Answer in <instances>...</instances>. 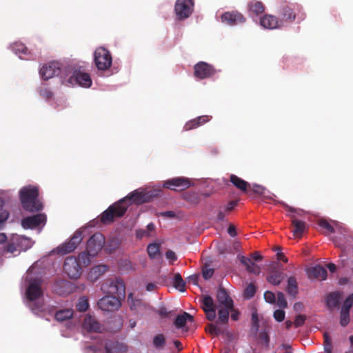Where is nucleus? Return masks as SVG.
I'll return each mask as SVG.
<instances>
[{
    "label": "nucleus",
    "instance_id": "f257e3e1",
    "mask_svg": "<svg viewBox=\"0 0 353 353\" xmlns=\"http://www.w3.org/2000/svg\"><path fill=\"white\" fill-rule=\"evenodd\" d=\"M149 201L147 193L134 190L123 199L110 205L100 216L101 221L104 224L112 223L116 219L122 217L129 205L134 203L141 204Z\"/></svg>",
    "mask_w": 353,
    "mask_h": 353
},
{
    "label": "nucleus",
    "instance_id": "f03ea898",
    "mask_svg": "<svg viewBox=\"0 0 353 353\" xmlns=\"http://www.w3.org/2000/svg\"><path fill=\"white\" fill-rule=\"evenodd\" d=\"M19 198L23 208L30 212L41 211L43 206L39 199V188L28 185L22 188L19 192Z\"/></svg>",
    "mask_w": 353,
    "mask_h": 353
},
{
    "label": "nucleus",
    "instance_id": "7ed1b4c3",
    "mask_svg": "<svg viewBox=\"0 0 353 353\" xmlns=\"http://www.w3.org/2000/svg\"><path fill=\"white\" fill-rule=\"evenodd\" d=\"M299 8L297 5L284 1L281 3L279 15L282 26L294 22L298 16Z\"/></svg>",
    "mask_w": 353,
    "mask_h": 353
},
{
    "label": "nucleus",
    "instance_id": "20e7f679",
    "mask_svg": "<svg viewBox=\"0 0 353 353\" xmlns=\"http://www.w3.org/2000/svg\"><path fill=\"white\" fill-rule=\"evenodd\" d=\"M101 290L107 294L119 299L124 298L125 295V285L121 279L107 280L101 285Z\"/></svg>",
    "mask_w": 353,
    "mask_h": 353
},
{
    "label": "nucleus",
    "instance_id": "39448f33",
    "mask_svg": "<svg viewBox=\"0 0 353 353\" xmlns=\"http://www.w3.org/2000/svg\"><path fill=\"white\" fill-rule=\"evenodd\" d=\"M94 61L98 70H106L112 65V57L107 49L100 47L94 52Z\"/></svg>",
    "mask_w": 353,
    "mask_h": 353
},
{
    "label": "nucleus",
    "instance_id": "423d86ee",
    "mask_svg": "<svg viewBox=\"0 0 353 353\" xmlns=\"http://www.w3.org/2000/svg\"><path fill=\"white\" fill-rule=\"evenodd\" d=\"M282 205L286 210L292 213L290 214V217L291 219L292 225L293 226L292 232L294 235L296 237L301 238L307 228L306 223L304 221H300L297 219L296 213L299 216L301 215L300 212H296V210L294 208L284 203H282Z\"/></svg>",
    "mask_w": 353,
    "mask_h": 353
},
{
    "label": "nucleus",
    "instance_id": "0eeeda50",
    "mask_svg": "<svg viewBox=\"0 0 353 353\" xmlns=\"http://www.w3.org/2000/svg\"><path fill=\"white\" fill-rule=\"evenodd\" d=\"M194 10L193 0H176L174 6V11L179 20H184L188 18Z\"/></svg>",
    "mask_w": 353,
    "mask_h": 353
},
{
    "label": "nucleus",
    "instance_id": "6e6552de",
    "mask_svg": "<svg viewBox=\"0 0 353 353\" xmlns=\"http://www.w3.org/2000/svg\"><path fill=\"white\" fill-rule=\"evenodd\" d=\"M97 305L103 311L113 312L121 307V299L107 294L98 301Z\"/></svg>",
    "mask_w": 353,
    "mask_h": 353
},
{
    "label": "nucleus",
    "instance_id": "1a4fd4ad",
    "mask_svg": "<svg viewBox=\"0 0 353 353\" xmlns=\"http://www.w3.org/2000/svg\"><path fill=\"white\" fill-rule=\"evenodd\" d=\"M63 270L72 279L79 278L82 273L81 265L79 263L77 259L74 256H68L65 259Z\"/></svg>",
    "mask_w": 353,
    "mask_h": 353
},
{
    "label": "nucleus",
    "instance_id": "9d476101",
    "mask_svg": "<svg viewBox=\"0 0 353 353\" xmlns=\"http://www.w3.org/2000/svg\"><path fill=\"white\" fill-rule=\"evenodd\" d=\"M105 243V239L102 234L94 233L88 241L86 250L90 255L94 256L99 252Z\"/></svg>",
    "mask_w": 353,
    "mask_h": 353
},
{
    "label": "nucleus",
    "instance_id": "9b49d317",
    "mask_svg": "<svg viewBox=\"0 0 353 353\" xmlns=\"http://www.w3.org/2000/svg\"><path fill=\"white\" fill-rule=\"evenodd\" d=\"M82 239V232L79 230L76 231L68 242L61 245L57 248L58 253L64 255L73 252L81 242Z\"/></svg>",
    "mask_w": 353,
    "mask_h": 353
},
{
    "label": "nucleus",
    "instance_id": "f8f14e48",
    "mask_svg": "<svg viewBox=\"0 0 353 353\" xmlns=\"http://www.w3.org/2000/svg\"><path fill=\"white\" fill-rule=\"evenodd\" d=\"M61 65L57 61H50L43 65L39 70V74L43 80H48L60 73Z\"/></svg>",
    "mask_w": 353,
    "mask_h": 353
},
{
    "label": "nucleus",
    "instance_id": "ddd939ff",
    "mask_svg": "<svg viewBox=\"0 0 353 353\" xmlns=\"http://www.w3.org/2000/svg\"><path fill=\"white\" fill-rule=\"evenodd\" d=\"M285 277V274L283 272L282 265L276 263L271 265L267 281L273 285H279Z\"/></svg>",
    "mask_w": 353,
    "mask_h": 353
},
{
    "label": "nucleus",
    "instance_id": "4468645a",
    "mask_svg": "<svg viewBox=\"0 0 353 353\" xmlns=\"http://www.w3.org/2000/svg\"><path fill=\"white\" fill-rule=\"evenodd\" d=\"M41 285L42 280L41 279H30L26 290V296L29 301H34L43 295Z\"/></svg>",
    "mask_w": 353,
    "mask_h": 353
},
{
    "label": "nucleus",
    "instance_id": "2eb2a0df",
    "mask_svg": "<svg viewBox=\"0 0 353 353\" xmlns=\"http://www.w3.org/2000/svg\"><path fill=\"white\" fill-rule=\"evenodd\" d=\"M215 72L213 66L203 61L197 63L194 67V75L199 79L210 78Z\"/></svg>",
    "mask_w": 353,
    "mask_h": 353
},
{
    "label": "nucleus",
    "instance_id": "dca6fc26",
    "mask_svg": "<svg viewBox=\"0 0 353 353\" xmlns=\"http://www.w3.org/2000/svg\"><path fill=\"white\" fill-rule=\"evenodd\" d=\"M191 186V181L185 177H175L165 181L163 187L172 190H183Z\"/></svg>",
    "mask_w": 353,
    "mask_h": 353
},
{
    "label": "nucleus",
    "instance_id": "f3484780",
    "mask_svg": "<svg viewBox=\"0 0 353 353\" xmlns=\"http://www.w3.org/2000/svg\"><path fill=\"white\" fill-rule=\"evenodd\" d=\"M46 220L45 214L39 213L23 218L21 221V225L24 229H34L41 224H46Z\"/></svg>",
    "mask_w": 353,
    "mask_h": 353
},
{
    "label": "nucleus",
    "instance_id": "a211bd4d",
    "mask_svg": "<svg viewBox=\"0 0 353 353\" xmlns=\"http://www.w3.org/2000/svg\"><path fill=\"white\" fill-rule=\"evenodd\" d=\"M104 348L106 353H126L128 351V346L125 343L115 339L106 340Z\"/></svg>",
    "mask_w": 353,
    "mask_h": 353
},
{
    "label": "nucleus",
    "instance_id": "6ab92c4d",
    "mask_svg": "<svg viewBox=\"0 0 353 353\" xmlns=\"http://www.w3.org/2000/svg\"><path fill=\"white\" fill-rule=\"evenodd\" d=\"M221 20L229 26H236L244 23L245 18L241 13L237 11H232L223 13L221 15Z\"/></svg>",
    "mask_w": 353,
    "mask_h": 353
},
{
    "label": "nucleus",
    "instance_id": "aec40b11",
    "mask_svg": "<svg viewBox=\"0 0 353 353\" xmlns=\"http://www.w3.org/2000/svg\"><path fill=\"white\" fill-rule=\"evenodd\" d=\"M69 81L71 83L75 82L77 85L85 88H90L92 85V79L90 74L81 72H74L73 75L69 79Z\"/></svg>",
    "mask_w": 353,
    "mask_h": 353
},
{
    "label": "nucleus",
    "instance_id": "412c9836",
    "mask_svg": "<svg viewBox=\"0 0 353 353\" xmlns=\"http://www.w3.org/2000/svg\"><path fill=\"white\" fill-rule=\"evenodd\" d=\"M260 24L266 29L281 28L282 26L279 19L272 14H265L260 19Z\"/></svg>",
    "mask_w": 353,
    "mask_h": 353
},
{
    "label": "nucleus",
    "instance_id": "4be33fe9",
    "mask_svg": "<svg viewBox=\"0 0 353 353\" xmlns=\"http://www.w3.org/2000/svg\"><path fill=\"white\" fill-rule=\"evenodd\" d=\"M83 327L89 332H100L101 324L94 316L86 315L83 321Z\"/></svg>",
    "mask_w": 353,
    "mask_h": 353
},
{
    "label": "nucleus",
    "instance_id": "5701e85b",
    "mask_svg": "<svg viewBox=\"0 0 353 353\" xmlns=\"http://www.w3.org/2000/svg\"><path fill=\"white\" fill-rule=\"evenodd\" d=\"M216 300L220 307L233 308V301L223 288H219L216 292Z\"/></svg>",
    "mask_w": 353,
    "mask_h": 353
},
{
    "label": "nucleus",
    "instance_id": "b1692460",
    "mask_svg": "<svg viewBox=\"0 0 353 353\" xmlns=\"http://www.w3.org/2000/svg\"><path fill=\"white\" fill-rule=\"evenodd\" d=\"M238 259L241 264H243L246 270L254 274H259L261 272V268L260 267L252 262L251 259L245 257L243 255H238Z\"/></svg>",
    "mask_w": 353,
    "mask_h": 353
},
{
    "label": "nucleus",
    "instance_id": "393cba45",
    "mask_svg": "<svg viewBox=\"0 0 353 353\" xmlns=\"http://www.w3.org/2000/svg\"><path fill=\"white\" fill-rule=\"evenodd\" d=\"M210 119H211V117L208 116V115L198 117L194 119H192V120L188 121L185 124L183 129L185 131H188V130L196 128L206 123Z\"/></svg>",
    "mask_w": 353,
    "mask_h": 353
},
{
    "label": "nucleus",
    "instance_id": "a878e982",
    "mask_svg": "<svg viewBox=\"0 0 353 353\" xmlns=\"http://www.w3.org/2000/svg\"><path fill=\"white\" fill-rule=\"evenodd\" d=\"M307 274L310 279L325 280L327 278V270L323 266L317 265L308 269Z\"/></svg>",
    "mask_w": 353,
    "mask_h": 353
},
{
    "label": "nucleus",
    "instance_id": "bb28decb",
    "mask_svg": "<svg viewBox=\"0 0 353 353\" xmlns=\"http://www.w3.org/2000/svg\"><path fill=\"white\" fill-rule=\"evenodd\" d=\"M11 48L12 51L19 54L21 59H30L32 58L31 52L23 43H15L12 45Z\"/></svg>",
    "mask_w": 353,
    "mask_h": 353
},
{
    "label": "nucleus",
    "instance_id": "cd10ccee",
    "mask_svg": "<svg viewBox=\"0 0 353 353\" xmlns=\"http://www.w3.org/2000/svg\"><path fill=\"white\" fill-rule=\"evenodd\" d=\"M342 294L341 292H333L327 294L326 305L330 310L339 307L342 298Z\"/></svg>",
    "mask_w": 353,
    "mask_h": 353
},
{
    "label": "nucleus",
    "instance_id": "c85d7f7f",
    "mask_svg": "<svg viewBox=\"0 0 353 353\" xmlns=\"http://www.w3.org/2000/svg\"><path fill=\"white\" fill-rule=\"evenodd\" d=\"M248 13L250 16L254 17L262 14L265 10V6L262 2L252 0L248 3Z\"/></svg>",
    "mask_w": 353,
    "mask_h": 353
},
{
    "label": "nucleus",
    "instance_id": "c756f323",
    "mask_svg": "<svg viewBox=\"0 0 353 353\" xmlns=\"http://www.w3.org/2000/svg\"><path fill=\"white\" fill-rule=\"evenodd\" d=\"M230 181L237 189L243 192H247L248 187L250 186V185L247 181H244L235 174L230 175Z\"/></svg>",
    "mask_w": 353,
    "mask_h": 353
},
{
    "label": "nucleus",
    "instance_id": "7c9ffc66",
    "mask_svg": "<svg viewBox=\"0 0 353 353\" xmlns=\"http://www.w3.org/2000/svg\"><path fill=\"white\" fill-rule=\"evenodd\" d=\"M188 321L193 322L194 317L189 313L184 312L182 314H179L176 317L174 321V325L177 328H182L185 325Z\"/></svg>",
    "mask_w": 353,
    "mask_h": 353
},
{
    "label": "nucleus",
    "instance_id": "2f4dec72",
    "mask_svg": "<svg viewBox=\"0 0 353 353\" xmlns=\"http://www.w3.org/2000/svg\"><path fill=\"white\" fill-rule=\"evenodd\" d=\"M72 316L73 310L69 308L59 310L54 314V318L59 322H63L70 319Z\"/></svg>",
    "mask_w": 353,
    "mask_h": 353
},
{
    "label": "nucleus",
    "instance_id": "473e14b6",
    "mask_svg": "<svg viewBox=\"0 0 353 353\" xmlns=\"http://www.w3.org/2000/svg\"><path fill=\"white\" fill-rule=\"evenodd\" d=\"M286 292L289 296L295 298L298 294V284L294 276H290L288 279Z\"/></svg>",
    "mask_w": 353,
    "mask_h": 353
},
{
    "label": "nucleus",
    "instance_id": "72a5a7b5",
    "mask_svg": "<svg viewBox=\"0 0 353 353\" xmlns=\"http://www.w3.org/2000/svg\"><path fill=\"white\" fill-rule=\"evenodd\" d=\"M108 270V267L106 265H99L92 268L89 273V278L92 281H94L101 275L105 273Z\"/></svg>",
    "mask_w": 353,
    "mask_h": 353
},
{
    "label": "nucleus",
    "instance_id": "f704fd0d",
    "mask_svg": "<svg viewBox=\"0 0 353 353\" xmlns=\"http://www.w3.org/2000/svg\"><path fill=\"white\" fill-rule=\"evenodd\" d=\"M128 303L130 309L134 311H138L145 307V303L141 299H134L132 293L128 294Z\"/></svg>",
    "mask_w": 353,
    "mask_h": 353
},
{
    "label": "nucleus",
    "instance_id": "c9c22d12",
    "mask_svg": "<svg viewBox=\"0 0 353 353\" xmlns=\"http://www.w3.org/2000/svg\"><path fill=\"white\" fill-rule=\"evenodd\" d=\"M232 308H228L225 307H220V309L218 310L219 319L216 321V323H222L226 324L229 320V314L230 312V310Z\"/></svg>",
    "mask_w": 353,
    "mask_h": 353
},
{
    "label": "nucleus",
    "instance_id": "e433bc0d",
    "mask_svg": "<svg viewBox=\"0 0 353 353\" xmlns=\"http://www.w3.org/2000/svg\"><path fill=\"white\" fill-rule=\"evenodd\" d=\"M174 287L179 290L180 292L185 291V282L183 281L182 276L179 273H176L174 274V281H173Z\"/></svg>",
    "mask_w": 353,
    "mask_h": 353
},
{
    "label": "nucleus",
    "instance_id": "4c0bfd02",
    "mask_svg": "<svg viewBox=\"0 0 353 353\" xmlns=\"http://www.w3.org/2000/svg\"><path fill=\"white\" fill-rule=\"evenodd\" d=\"M152 343L157 350L163 349L166 343L165 336L163 334L155 335L153 338Z\"/></svg>",
    "mask_w": 353,
    "mask_h": 353
},
{
    "label": "nucleus",
    "instance_id": "58836bf2",
    "mask_svg": "<svg viewBox=\"0 0 353 353\" xmlns=\"http://www.w3.org/2000/svg\"><path fill=\"white\" fill-rule=\"evenodd\" d=\"M38 92L41 97L46 100H50L52 99L54 96V94L52 92V90L46 84L41 85L38 88Z\"/></svg>",
    "mask_w": 353,
    "mask_h": 353
},
{
    "label": "nucleus",
    "instance_id": "ea45409f",
    "mask_svg": "<svg viewBox=\"0 0 353 353\" xmlns=\"http://www.w3.org/2000/svg\"><path fill=\"white\" fill-rule=\"evenodd\" d=\"M216 322L215 323H209L205 328V330L210 334L214 336H217L220 335L222 332L221 328L218 326Z\"/></svg>",
    "mask_w": 353,
    "mask_h": 353
},
{
    "label": "nucleus",
    "instance_id": "a19ab883",
    "mask_svg": "<svg viewBox=\"0 0 353 353\" xmlns=\"http://www.w3.org/2000/svg\"><path fill=\"white\" fill-rule=\"evenodd\" d=\"M318 225L323 229L325 230V234L328 235L335 232L334 228L325 219H320L318 221Z\"/></svg>",
    "mask_w": 353,
    "mask_h": 353
},
{
    "label": "nucleus",
    "instance_id": "79ce46f5",
    "mask_svg": "<svg viewBox=\"0 0 353 353\" xmlns=\"http://www.w3.org/2000/svg\"><path fill=\"white\" fill-rule=\"evenodd\" d=\"M90 256L89 253L86 252H81L79 254L77 261L80 265L88 266L90 263Z\"/></svg>",
    "mask_w": 353,
    "mask_h": 353
},
{
    "label": "nucleus",
    "instance_id": "37998d69",
    "mask_svg": "<svg viewBox=\"0 0 353 353\" xmlns=\"http://www.w3.org/2000/svg\"><path fill=\"white\" fill-rule=\"evenodd\" d=\"M256 287L253 283H250L243 292V296L246 299L252 298L256 293Z\"/></svg>",
    "mask_w": 353,
    "mask_h": 353
},
{
    "label": "nucleus",
    "instance_id": "c03bdc74",
    "mask_svg": "<svg viewBox=\"0 0 353 353\" xmlns=\"http://www.w3.org/2000/svg\"><path fill=\"white\" fill-rule=\"evenodd\" d=\"M147 251L150 257L154 259L159 253V245L157 243L148 245Z\"/></svg>",
    "mask_w": 353,
    "mask_h": 353
},
{
    "label": "nucleus",
    "instance_id": "a18cd8bd",
    "mask_svg": "<svg viewBox=\"0 0 353 353\" xmlns=\"http://www.w3.org/2000/svg\"><path fill=\"white\" fill-rule=\"evenodd\" d=\"M215 308L214 305V301L212 298L207 295L205 296L202 301V309L203 310H208V309H212Z\"/></svg>",
    "mask_w": 353,
    "mask_h": 353
},
{
    "label": "nucleus",
    "instance_id": "49530a36",
    "mask_svg": "<svg viewBox=\"0 0 353 353\" xmlns=\"http://www.w3.org/2000/svg\"><path fill=\"white\" fill-rule=\"evenodd\" d=\"M89 307L88 299L85 297H81L76 305V308L79 312H85Z\"/></svg>",
    "mask_w": 353,
    "mask_h": 353
},
{
    "label": "nucleus",
    "instance_id": "de8ad7c7",
    "mask_svg": "<svg viewBox=\"0 0 353 353\" xmlns=\"http://www.w3.org/2000/svg\"><path fill=\"white\" fill-rule=\"evenodd\" d=\"M350 323V311L341 310L340 324L345 327Z\"/></svg>",
    "mask_w": 353,
    "mask_h": 353
},
{
    "label": "nucleus",
    "instance_id": "09e8293b",
    "mask_svg": "<svg viewBox=\"0 0 353 353\" xmlns=\"http://www.w3.org/2000/svg\"><path fill=\"white\" fill-rule=\"evenodd\" d=\"M277 305L281 308H286L288 307V302L285 298L284 294L281 292H277Z\"/></svg>",
    "mask_w": 353,
    "mask_h": 353
},
{
    "label": "nucleus",
    "instance_id": "8fccbe9b",
    "mask_svg": "<svg viewBox=\"0 0 353 353\" xmlns=\"http://www.w3.org/2000/svg\"><path fill=\"white\" fill-rule=\"evenodd\" d=\"M352 305H353V293L351 294L350 295H349L347 297V299L345 300V301L342 305L341 310L350 311V310L351 309Z\"/></svg>",
    "mask_w": 353,
    "mask_h": 353
},
{
    "label": "nucleus",
    "instance_id": "3c124183",
    "mask_svg": "<svg viewBox=\"0 0 353 353\" xmlns=\"http://www.w3.org/2000/svg\"><path fill=\"white\" fill-rule=\"evenodd\" d=\"M0 224L3 223L9 217V212L3 209V201L0 200Z\"/></svg>",
    "mask_w": 353,
    "mask_h": 353
},
{
    "label": "nucleus",
    "instance_id": "603ef678",
    "mask_svg": "<svg viewBox=\"0 0 353 353\" xmlns=\"http://www.w3.org/2000/svg\"><path fill=\"white\" fill-rule=\"evenodd\" d=\"M323 338H324V350L327 351L328 349H330L332 351V345L331 337L330 336V335L327 333H324Z\"/></svg>",
    "mask_w": 353,
    "mask_h": 353
},
{
    "label": "nucleus",
    "instance_id": "864d4df0",
    "mask_svg": "<svg viewBox=\"0 0 353 353\" xmlns=\"http://www.w3.org/2000/svg\"><path fill=\"white\" fill-rule=\"evenodd\" d=\"M214 270L212 268H209L206 265L202 270L203 277L208 280L210 279L214 274Z\"/></svg>",
    "mask_w": 353,
    "mask_h": 353
},
{
    "label": "nucleus",
    "instance_id": "5fc2aeb1",
    "mask_svg": "<svg viewBox=\"0 0 353 353\" xmlns=\"http://www.w3.org/2000/svg\"><path fill=\"white\" fill-rule=\"evenodd\" d=\"M264 299L267 303H274L276 301L275 294L270 291H266L264 293Z\"/></svg>",
    "mask_w": 353,
    "mask_h": 353
},
{
    "label": "nucleus",
    "instance_id": "6e6d98bb",
    "mask_svg": "<svg viewBox=\"0 0 353 353\" xmlns=\"http://www.w3.org/2000/svg\"><path fill=\"white\" fill-rule=\"evenodd\" d=\"M239 200H233L230 201L226 205H224L223 210L225 212H230L232 211L235 207L238 205Z\"/></svg>",
    "mask_w": 353,
    "mask_h": 353
},
{
    "label": "nucleus",
    "instance_id": "4d7b16f0",
    "mask_svg": "<svg viewBox=\"0 0 353 353\" xmlns=\"http://www.w3.org/2000/svg\"><path fill=\"white\" fill-rule=\"evenodd\" d=\"M285 313L283 310H276L274 312V318L278 322H281L285 319Z\"/></svg>",
    "mask_w": 353,
    "mask_h": 353
},
{
    "label": "nucleus",
    "instance_id": "13d9d810",
    "mask_svg": "<svg viewBox=\"0 0 353 353\" xmlns=\"http://www.w3.org/2000/svg\"><path fill=\"white\" fill-rule=\"evenodd\" d=\"M305 316L304 315H301V314H299V315H297L296 316V319L294 321V325L296 327H301L302 326L305 321Z\"/></svg>",
    "mask_w": 353,
    "mask_h": 353
},
{
    "label": "nucleus",
    "instance_id": "bf43d9fd",
    "mask_svg": "<svg viewBox=\"0 0 353 353\" xmlns=\"http://www.w3.org/2000/svg\"><path fill=\"white\" fill-rule=\"evenodd\" d=\"M205 313L206 318L210 321H212L216 318V310L215 308L212 309H208L205 310H203Z\"/></svg>",
    "mask_w": 353,
    "mask_h": 353
},
{
    "label": "nucleus",
    "instance_id": "052dcab7",
    "mask_svg": "<svg viewBox=\"0 0 353 353\" xmlns=\"http://www.w3.org/2000/svg\"><path fill=\"white\" fill-rule=\"evenodd\" d=\"M249 188H250L254 193L257 194L262 195L264 193L265 188L260 185L253 184L252 187L250 186Z\"/></svg>",
    "mask_w": 353,
    "mask_h": 353
},
{
    "label": "nucleus",
    "instance_id": "680f3d73",
    "mask_svg": "<svg viewBox=\"0 0 353 353\" xmlns=\"http://www.w3.org/2000/svg\"><path fill=\"white\" fill-rule=\"evenodd\" d=\"M187 281L188 283H192L193 285H198L199 281V275L192 274L187 277Z\"/></svg>",
    "mask_w": 353,
    "mask_h": 353
},
{
    "label": "nucleus",
    "instance_id": "e2e57ef3",
    "mask_svg": "<svg viewBox=\"0 0 353 353\" xmlns=\"http://www.w3.org/2000/svg\"><path fill=\"white\" fill-rule=\"evenodd\" d=\"M165 257L172 261H175L177 259L175 252L172 250H168L165 252Z\"/></svg>",
    "mask_w": 353,
    "mask_h": 353
},
{
    "label": "nucleus",
    "instance_id": "0e129e2a",
    "mask_svg": "<svg viewBox=\"0 0 353 353\" xmlns=\"http://www.w3.org/2000/svg\"><path fill=\"white\" fill-rule=\"evenodd\" d=\"M228 233L232 237H234L236 236L237 233L236 231V228L234 225L231 224L229 225L228 228Z\"/></svg>",
    "mask_w": 353,
    "mask_h": 353
},
{
    "label": "nucleus",
    "instance_id": "69168bd1",
    "mask_svg": "<svg viewBox=\"0 0 353 353\" xmlns=\"http://www.w3.org/2000/svg\"><path fill=\"white\" fill-rule=\"evenodd\" d=\"M161 215L162 216L166 217V218H174L176 217V214L174 211H165L161 213Z\"/></svg>",
    "mask_w": 353,
    "mask_h": 353
},
{
    "label": "nucleus",
    "instance_id": "338daca9",
    "mask_svg": "<svg viewBox=\"0 0 353 353\" xmlns=\"http://www.w3.org/2000/svg\"><path fill=\"white\" fill-rule=\"evenodd\" d=\"M155 228V226L152 223H149L148 225H147V230L146 231H144L143 232V235H145V236H150V232H152Z\"/></svg>",
    "mask_w": 353,
    "mask_h": 353
},
{
    "label": "nucleus",
    "instance_id": "774afa93",
    "mask_svg": "<svg viewBox=\"0 0 353 353\" xmlns=\"http://www.w3.org/2000/svg\"><path fill=\"white\" fill-rule=\"evenodd\" d=\"M230 312H232L231 313V319L233 321H237L239 319V317L240 315L239 312L237 311L236 310H235L234 307H233V309L230 310Z\"/></svg>",
    "mask_w": 353,
    "mask_h": 353
}]
</instances>
